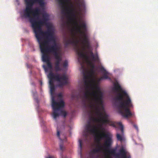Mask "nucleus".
<instances>
[{
    "instance_id": "f257e3e1",
    "label": "nucleus",
    "mask_w": 158,
    "mask_h": 158,
    "mask_svg": "<svg viewBox=\"0 0 158 158\" xmlns=\"http://www.w3.org/2000/svg\"><path fill=\"white\" fill-rule=\"evenodd\" d=\"M84 84L85 91L83 96V101L85 103L86 100L90 101V107L93 110L92 112L100 118L95 117L94 115L91 117V120L94 122H102L105 125H109L115 127V123L109 119V115L105 112H102L99 109V105L102 108V94L98 85L100 81L97 78L95 81L92 78L91 74L84 70L83 72Z\"/></svg>"
},
{
    "instance_id": "f03ea898",
    "label": "nucleus",
    "mask_w": 158,
    "mask_h": 158,
    "mask_svg": "<svg viewBox=\"0 0 158 158\" xmlns=\"http://www.w3.org/2000/svg\"><path fill=\"white\" fill-rule=\"evenodd\" d=\"M85 131L87 132L93 133L97 135L95 137V140L98 143L97 147L90 151V155H92L105 150L117 157H119V155L116 153L115 149H110L112 142L111 134L104 132L100 134V131L98 130L97 127L95 125H92L90 123L86 125Z\"/></svg>"
},
{
    "instance_id": "7ed1b4c3",
    "label": "nucleus",
    "mask_w": 158,
    "mask_h": 158,
    "mask_svg": "<svg viewBox=\"0 0 158 158\" xmlns=\"http://www.w3.org/2000/svg\"><path fill=\"white\" fill-rule=\"evenodd\" d=\"M29 22L35 34L38 42H46L49 43L52 42V44H57L54 36L52 25L47 22V19L44 16L42 19L39 17L32 18Z\"/></svg>"
},
{
    "instance_id": "20e7f679",
    "label": "nucleus",
    "mask_w": 158,
    "mask_h": 158,
    "mask_svg": "<svg viewBox=\"0 0 158 158\" xmlns=\"http://www.w3.org/2000/svg\"><path fill=\"white\" fill-rule=\"evenodd\" d=\"M112 90L114 92H119L114 98L115 101L114 105L118 113L125 118L131 116L133 114L130 108L132 106V103L128 94L122 89L118 82L114 84Z\"/></svg>"
},
{
    "instance_id": "39448f33",
    "label": "nucleus",
    "mask_w": 158,
    "mask_h": 158,
    "mask_svg": "<svg viewBox=\"0 0 158 158\" xmlns=\"http://www.w3.org/2000/svg\"><path fill=\"white\" fill-rule=\"evenodd\" d=\"M75 21L77 24V29L78 32L82 36L83 39L82 43L83 45L82 49L78 47H76L75 48L76 52L80 58L82 59H86L88 61V56L84 52V51H86V49H88V50L86 51V53H91L90 56L92 57L93 60L94 61L98 60L99 58L98 54H96L95 55H94L92 51L90 50V45L89 39L86 35L87 27L85 22L83 21L80 23V25H78L77 21L76 20Z\"/></svg>"
},
{
    "instance_id": "423d86ee",
    "label": "nucleus",
    "mask_w": 158,
    "mask_h": 158,
    "mask_svg": "<svg viewBox=\"0 0 158 158\" xmlns=\"http://www.w3.org/2000/svg\"><path fill=\"white\" fill-rule=\"evenodd\" d=\"M26 4V9L23 11V17L25 18H28L29 21L32 18L38 16L40 10L38 9H33L32 8L33 5L35 3L39 2L40 4H43L42 1L40 0H24Z\"/></svg>"
},
{
    "instance_id": "0eeeda50",
    "label": "nucleus",
    "mask_w": 158,
    "mask_h": 158,
    "mask_svg": "<svg viewBox=\"0 0 158 158\" xmlns=\"http://www.w3.org/2000/svg\"><path fill=\"white\" fill-rule=\"evenodd\" d=\"M48 77L49 79V86L54 85L53 80L59 82L57 86L60 87H62L64 85L68 83V78L64 74L60 76L58 73L54 74L52 72H50L48 75Z\"/></svg>"
},
{
    "instance_id": "6e6552de",
    "label": "nucleus",
    "mask_w": 158,
    "mask_h": 158,
    "mask_svg": "<svg viewBox=\"0 0 158 158\" xmlns=\"http://www.w3.org/2000/svg\"><path fill=\"white\" fill-rule=\"evenodd\" d=\"M64 106V102L61 99L60 101L57 102L55 101L53 97L52 98V106L53 110L52 116L54 119H56L59 115H62L65 117L67 115L66 112L64 110H60V113L58 111L62 109Z\"/></svg>"
},
{
    "instance_id": "1a4fd4ad",
    "label": "nucleus",
    "mask_w": 158,
    "mask_h": 158,
    "mask_svg": "<svg viewBox=\"0 0 158 158\" xmlns=\"http://www.w3.org/2000/svg\"><path fill=\"white\" fill-rule=\"evenodd\" d=\"M40 49L42 53V60L43 61L46 62L49 61V59L48 53H52V52L50 50V48L51 47L53 46V44L48 46V43H46V42H38Z\"/></svg>"
},
{
    "instance_id": "9d476101",
    "label": "nucleus",
    "mask_w": 158,
    "mask_h": 158,
    "mask_svg": "<svg viewBox=\"0 0 158 158\" xmlns=\"http://www.w3.org/2000/svg\"><path fill=\"white\" fill-rule=\"evenodd\" d=\"M65 3V7L64 8H63L62 6H61L62 8V11L63 12H65L67 14H71V16L73 18V22L74 24H75L76 26L77 29V24L75 22V20H76L77 23V24L79 25L78 24L77 21V20L75 18V15L72 12L73 11V9L70 7L67 6V5L66 3H69V0H63Z\"/></svg>"
},
{
    "instance_id": "9b49d317",
    "label": "nucleus",
    "mask_w": 158,
    "mask_h": 158,
    "mask_svg": "<svg viewBox=\"0 0 158 158\" xmlns=\"http://www.w3.org/2000/svg\"><path fill=\"white\" fill-rule=\"evenodd\" d=\"M60 47L57 45V44H53V46L51 47L50 48V50L52 52V53L55 56L56 61L55 62L58 61L59 64L60 63V61L62 60V59L59 55L58 52L60 50Z\"/></svg>"
},
{
    "instance_id": "f8f14e48",
    "label": "nucleus",
    "mask_w": 158,
    "mask_h": 158,
    "mask_svg": "<svg viewBox=\"0 0 158 158\" xmlns=\"http://www.w3.org/2000/svg\"><path fill=\"white\" fill-rule=\"evenodd\" d=\"M117 124L120 127L119 129L121 130V134H120L119 133H117L116 134V137L118 140L120 141L121 142L122 141L124 140V131H123V127L121 122H118L117 123Z\"/></svg>"
},
{
    "instance_id": "ddd939ff",
    "label": "nucleus",
    "mask_w": 158,
    "mask_h": 158,
    "mask_svg": "<svg viewBox=\"0 0 158 158\" xmlns=\"http://www.w3.org/2000/svg\"><path fill=\"white\" fill-rule=\"evenodd\" d=\"M77 3L80 13L83 12L85 9V5L84 0H77Z\"/></svg>"
},
{
    "instance_id": "4468645a",
    "label": "nucleus",
    "mask_w": 158,
    "mask_h": 158,
    "mask_svg": "<svg viewBox=\"0 0 158 158\" xmlns=\"http://www.w3.org/2000/svg\"><path fill=\"white\" fill-rule=\"evenodd\" d=\"M78 43V41L75 40L73 37L65 41L64 46L65 47H67L69 44H74L77 45Z\"/></svg>"
},
{
    "instance_id": "2eb2a0df",
    "label": "nucleus",
    "mask_w": 158,
    "mask_h": 158,
    "mask_svg": "<svg viewBox=\"0 0 158 158\" xmlns=\"http://www.w3.org/2000/svg\"><path fill=\"white\" fill-rule=\"evenodd\" d=\"M119 153L120 155V158H130V156H127L126 155V152L123 148L119 150Z\"/></svg>"
},
{
    "instance_id": "dca6fc26",
    "label": "nucleus",
    "mask_w": 158,
    "mask_h": 158,
    "mask_svg": "<svg viewBox=\"0 0 158 158\" xmlns=\"http://www.w3.org/2000/svg\"><path fill=\"white\" fill-rule=\"evenodd\" d=\"M60 131H58V130H57V136L58 137L59 139H60V150L62 151H63L64 150V146L63 145V140L60 139Z\"/></svg>"
},
{
    "instance_id": "f3484780",
    "label": "nucleus",
    "mask_w": 158,
    "mask_h": 158,
    "mask_svg": "<svg viewBox=\"0 0 158 158\" xmlns=\"http://www.w3.org/2000/svg\"><path fill=\"white\" fill-rule=\"evenodd\" d=\"M47 66L44 65L43 67L46 72L48 71V69H51L52 68V66L50 60L46 62Z\"/></svg>"
},
{
    "instance_id": "a211bd4d",
    "label": "nucleus",
    "mask_w": 158,
    "mask_h": 158,
    "mask_svg": "<svg viewBox=\"0 0 158 158\" xmlns=\"http://www.w3.org/2000/svg\"><path fill=\"white\" fill-rule=\"evenodd\" d=\"M101 71L103 73V75L102 76L103 79H107L109 78V77L108 76V72L106 71L105 69L102 68L101 69Z\"/></svg>"
},
{
    "instance_id": "6ab92c4d",
    "label": "nucleus",
    "mask_w": 158,
    "mask_h": 158,
    "mask_svg": "<svg viewBox=\"0 0 158 158\" xmlns=\"http://www.w3.org/2000/svg\"><path fill=\"white\" fill-rule=\"evenodd\" d=\"M60 64H59V62L58 61L55 62L54 69L56 71H58L61 70V69L60 67Z\"/></svg>"
},
{
    "instance_id": "aec40b11",
    "label": "nucleus",
    "mask_w": 158,
    "mask_h": 158,
    "mask_svg": "<svg viewBox=\"0 0 158 158\" xmlns=\"http://www.w3.org/2000/svg\"><path fill=\"white\" fill-rule=\"evenodd\" d=\"M50 93L52 96L53 95L54 92L55 90V87L54 85L50 86Z\"/></svg>"
},
{
    "instance_id": "412c9836",
    "label": "nucleus",
    "mask_w": 158,
    "mask_h": 158,
    "mask_svg": "<svg viewBox=\"0 0 158 158\" xmlns=\"http://www.w3.org/2000/svg\"><path fill=\"white\" fill-rule=\"evenodd\" d=\"M88 61L89 64L91 66V67L92 68V69L91 70V73L92 74H93L94 73V71L93 69L94 67V64H93V63H92V62L91 61L88 60Z\"/></svg>"
},
{
    "instance_id": "4be33fe9",
    "label": "nucleus",
    "mask_w": 158,
    "mask_h": 158,
    "mask_svg": "<svg viewBox=\"0 0 158 158\" xmlns=\"http://www.w3.org/2000/svg\"><path fill=\"white\" fill-rule=\"evenodd\" d=\"M58 1L60 6L64 8L65 6L64 1L63 0H58Z\"/></svg>"
},
{
    "instance_id": "5701e85b",
    "label": "nucleus",
    "mask_w": 158,
    "mask_h": 158,
    "mask_svg": "<svg viewBox=\"0 0 158 158\" xmlns=\"http://www.w3.org/2000/svg\"><path fill=\"white\" fill-rule=\"evenodd\" d=\"M68 65V62L67 60H65L63 64V65L64 67H66Z\"/></svg>"
},
{
    "instance_id": "b1692460",
    "label": "nucleus",
    "mask_w": 158,
    "mask_h": 158,
    "mask_svg": "<svg viewBox=\"0 0 158 158\" xmlns=\"http://www.w3.org/2000/svg\"><path fill=\"white\" fill-rule=\"evenodd\" d=\"M79 147L80 148L81 150L82 148V140L80 139L79 140Z\"/></svg>"
},
{
    "instance_id": "393cba45",
    "label": "nucleus",
    "mask_w": 158,
    "mask_h": 158,
    "mask_svg": "<svg viewBox=\"0 0 158 158\" xmlns=\"http://www.w3.org/2000/svg\"><path fill=\"white\" fill-rule=\"evenodd\" d=\"M134 127L137 130V131H138V128L137 125L136 124H134Z\"/></svg>"
},
{
    "instance_id": "a878e982",
    "label": "nucleus",
    "mask_w": 158,
    "mask_h": 158,
    "mask_svg": "<svg viewBox=\"0 0 158 158\" xmlns=\"http://www.w3.org/2000/svg\"><path fill=\"white\" fill-rule=\"evenodd\" d=\"M58 97H60V98H62V94L61 93H59L58 94Z\"/></svg>"
},
{
    "instance_id": "bb28decb",
    "label": "nucleus",
    "mask_w": 158,
    "mask_h": 158,
    "mask_svg": "<svg viewBox=\"0 0 158 158\" xmlns=\"http://www.w3.org/2000/svg\"><path fill=\"white\" fill-rule=\"evenodd\" d=\"M45 158H54V157L52 156H48L46 157Z\"/></svg>"
},
{
    "instance_id": "cd10ccee",
    "label": "nucleus",
    "mask_w": 158,
    "mask_h": 158,
    "mask_svg": "<svg viewBox=\"0 0 158 158\" xmlns=\"http://www.w3.org/2000/svg\"><path fill=\"white\" fill-rule=\"evenodd\" d=\"M83 61L82 62V64H81V68L83 69H85V67L83 65Z\"/></svg>"
},
{
    "instance_id": "c85d7f7f",
    "label": "nucleus",
    "mask_w": 158,
    "mask_h": 158,
    "mask_svg": "<svg viewBox=\"0 0 158 158\" xmlns=\"http://www.w3.org/2000/svg\"><path fill=\"white\" fill-rule=\"evenodd\" d=\"M97 79L100 81H101V80H102L103 79V77H101L100 78H98Z\"/></svg>"
},
{
    "instance_id": "c756f323",
    "label": "nucleus",
    "mask_w": 158,
    "mask_h": 158,
    "mask_svg": "<svg viewBox=\"0 0 158 158\" xmlns=\"http://www.w3.org/2000/svg\"><path fill=\"white\" fill-rule=\"evenodd\" d=\"M85 137H87L88 136V134L87 133H86L85 134Z\"/></svg>"
},
{
    "instance_id": "7c9ffc66",
    "label": "nucleus",
    "mask_w": 158,
    "mask_h": 158,
    "mask_svg": "<svg viewBox=\"0 0 158 158\" xmlns=\"http://www.w3.org/2000/svg\"><path fill=\"white\" fill-rule=\"evenodd\" d=\"M40 84H41V85H42V81H40Z\"/></svg>"
},
{
    "instance_id": "2f4dec72",
    "label": "nucleus",
    "mask_w": 158,
    "mask_h": 158,
    "mask_svg": "<svg viewBox=\"0 0 158 158\" xmlns=\"http://www.w3.org/2000/svg\"><path fill=\"white\" fill-rule=\"evenodd\" d=\"M87 54H90V56L91 55V53H87Z\"/></svg>"
},
{
    "instance_id": "473e14b6",
    "label": "nucleus",
    "mask_w": 158,
    "mask_h": 158,
    "mask_svg": "<svg viewBox=\"0 0 158 158\" xmlns=\"http://www.w3.org/2000/svg\"><path fill=\"white\" fill-rule=\"evenodd\" d=\"M16 1H17V2H19V0H16Z\"/></svg>"
},
{
    "instance_id": "72a5a7b5",
    "label": "nucleus",
    "mask_w": 158,
    "mask_h": 158,
    "mask_svg": "<svg viewBox=\"0 0 158 158\" xmlns=\"http://www.w3.org/2000/svg\"><path fill=\"white\" fill-rule=\"evenodd\" d=\"M78 61H79V59H78Z\"/></svg>"
},
{
    "instance_id": "f704fd0d",
    "label": "nucleus",
    "mask_w": 158,
    "mask_h": 158,
    "mask_svg": "<svg viewBox=\"0 0 158 158\" xmlns=\"http://www.w3.org/2000/svg\"><path fill=\"white\" fill-rule=\"evenodd\" d=\"M62 158H63V157Z\"/></svg>"
}]
</instances>
